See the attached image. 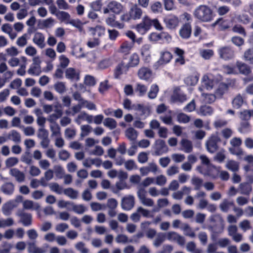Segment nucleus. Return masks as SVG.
<instances>
[{
    "label": "nucleus",
    "instance_id": "obj_1",
    "mask_svg": "<svg viewBox=\"0 0 253 253\" xmlns=\"http://www.w3.org/2000/svg\"><path fill=\"white\" fill-rule=\"evenodd\" d=\"M72 96L75 100L78 102L77 104L73 106L71 108L73 115L80 112L83 108L90 111L96 110L97 107L95 104L91 101L84 99L79 91L74 92L72 93Z\"/></svg>",
    "mask_w": 253,
    "mask_h": 253
},
{
    "label": "nucleus",
    "instance_id": "obj_2",
    "mask_svg": "<svg viewBox=\"0 0 253 253\" xmlns=\"http://www.w3.org/2000/svg\"><path fill=\"white\" fill-rule=\"evenodd\" d=\"M194 15L197 19L201 21L209 22L212 19V12L207 5H200L194 10Z\"/></svg>",
    "mask_w": 253,
    "mask_h": 253
},
{
    "label": "nucleus",
    "instance_id": "obj_3",
    "mask_svg": "<svg viewBox=\"0 0 253 253\" xmlns=\"http://www.w3.org/2000/svg\"><path fill=\"white\" fill-rule=\"evenodd\" d=\"M221 80L220 76L213 77L211 75H204L202 78L203 86L207 90H211Z\"/></svg>",
    "mask_w": 253,
    "mask_h": 253
},
{
    "label": "nucleus",
    "instance_id": "obj_4",
    "mask_svg": "<svg viewBox=\"0 0 253 253\" xmlns=\"http://www.w3.org/2000/svg\"><path fill=\"white\" fill-rule=\"evenodd\" d=\"M137 196L142 205L148 207H152L154 205V201L146 196V191L144 188L139 187L138 188Z\"/></svg>",
    "mask_w": 253,
    "mask_h": 253
},
{
    "label": "nucleus",
    "instance_id": "obj_5",
    "mask_svg": "<svg viewBox=\"0 0 253 253\" xmlns=\"http://www.w3.org/2000/svg\"><path fill=\"white\" fill-rule=\"evenodd\" d=\"M220 141L221 140L218 135H211L206 143V146L208 152L211 153L215 152L218 149L217 143Z\"/></svg>",
    "mask_w": 253,
    "mask_h": 253
},
{
    "label": "nucleus",
    "instance_id": "obj_6",
    "mask_svg": "<svg viewBox=\"0 0 253 253\" xmlns=\"http://www.w3.org/2000/svg\"><path fill=\"white\" fill-rule=\"evenodd\" d=\"M135 205V197L132 195L123 197L121 201L122 208L125 211L131 210Z\"/></svg>",
    "mask_w": 253,
    "mask_h": 253
},
{
    "label": "nucleus",
    "instance_id": "obj_7",
    "mask_svg": "<svg viewBox=\"0 0 253 253\" xmlns=\"http://www.w3.org/2000/svg\"><path fill=\"white\" fill-rule=\"evenodd\" d=\"M123 9V7L120 3L116 1H112L109 2L107 7L104 8L103 13L107 14L111 11L113 13L119 14L122 12Z\"/></svg>",
    "mask_w": 253,
    "mask_h": 253
},
{
    "label": "nucleus",
    "instance_id": "obj_8",
    "mask_svg": "<svg viewBox=\"0 0 253 253\" xmlns=\"http://www.w3.org/2000/svg\"><path fill=\"white\" fill-rule=\"evenodd\" d=\"M199 90L201 92L200 99L203 102L211 104L215 101L216 97L215 94L205 92L204 89L202 87H199Z\"/></svg>",
    "mask_w": 253,
    "mask_h": 253
},
{
    "label": "nucleus",
    "instance_id": "obj_9",
    "mask_svg": "<svg viewBox=\"0 0 253 253\" xmlns=\"http://www.w3.org/2000/svg\"><path fill=\"white\" fill-rule=\"evenodd\" d=\"M196 198L199 199L197 208L199 209H204L208 206L209 202L206 199V193L203 191H200L196 193Z\"/></svg>",
    "mask_w": 253,
    "mask_h": 253
},
{
    "label": "nucleus",
    "instance_id": "obj_10",
    "mask_svg": "<svg viewBox=\"0 0 253 253\" xmlns=\"http://www.w3.org/2000/svg\"><path fill=\"white\" fill-rule=\"evenodd\" d=\"M101 163L102 160L99 158L88 157L83 161V165L86 168H90L93 165L99 168L101 165Z\"/></svg>",
    "mask_w": 253,
    "mask_h": 253
},
{
    "label": "nucleus",
    "instance_id": "obj_11",
    "mask_svg": "<svg viewBox=\"0 0 253 253\" xmlns=\"http://www.w3.org/2000/svg\"><path fill=\"white\" fill-rule=\"evenodd\" d=\"M65 77L71 81H78L80 80V72L74 68H67L65 72Z\"/></svg>",
    "mask_w": 253,
    "mask_h": 253
},
{
    "label": "nucleus",
    "instance_id": "obj_12",
    "mask_svg": "<svg viewBox=\"0 0 253 253\" xmlns=\"http://www.w3.org/2000/svg\"><path fill=\"white\" fill-rule=\"evenodd\" d=\"M169 150L165 141L159 139L156 141V150L155 154L156 155H161L164 153H167Z\"/></svg>",
    "mask_w": 253,
    "mask_h": 253
},
{
    "label": "nucleus",
    "instance_id": "obj_13",
    "mask_svg": "<svg viewBox=\"0 0 253 253\" xmlns=\"http://www.w3.org/2000/svg\"><path fill=\"white\" fill-rule=\"evenodd\" d=\"M128 69V66L123 62L119 63L114 70V75L115 78L120 79L123 74L126 73Z\"/></svg>",
    "mask_w": 253,
    "mask_h": 253
},
{
    "label": "nucleus",
    "instance_id": "obj_14",
    "mask_svg": "<svg viewBox=\"0 0 253 253\" xmlns=\"http://www.w3.org/2000/svg\"><path fill=\"white\" fill-rule=\"evenodd\" d=\"M137 75L141 80L147 81L152 76V71L149 68L142 67L138 70Z\"/></svg>",
    "mask_w": 253,
    "mask_h": 253
},
{
    "label": "nucleus",
    "instance_id": "obj_15",
    "mask_svg": "<svg viewBox=\"0 0 253 253\" xmlns=\"http://www.w3.org/2000/svg\"><path fill=\"white\" fill-rule=\"evenodd\" d=\"M33 42L41 48H43L45 45L44 36L40 32L35 33L33 38Z\"/></svg>",
    "mask_w": 253,
    "mask_h": 253
},
{
    "label": "nucleus",
    "instance_id": "obj_16",
    "mask_svg": "<svg viewBox=\"0 0 253 253\" xmlns=\"http://www.w3.org/2000/svg\"><path fill=\"white\" fill-rule=\"evenodd\" d=\"M219 53L220 57L224 59H230L234 57V51L230 48L227 47H223L219 49Z\"/></svg>",
    "mask_w": 253,
    "mask_h": 253
},
{
    "label": "nucleus",
    "instance_id": "obj_17",
    "mask_svg": "<svg viewBox=\"0 0 253 253\" xmlns=\"http://www.w3.org/2000/svg\"><path fill=\"white\" fill-rule=\"evenodd\" d=\"M10 174L14 177L15 180L21 183L25 181V175L24 172L20 171L17 169H12L9 171Z\"/></svg>",
    "mask_w": 253,
    "mask_h": 253
},
{
    "label": "nucleus",
    "instance_id": "obj_18",
    "mask_svg": "<svg viewBox=\"0 0 253 253\" xmlns=\"http://www.w3.org/2000/svg\"><path fill=\"white\" fill-rule=\"evenodd\" d=\"M1 30L7 34L11 40H14L17 37L16 33L13 32V27L9 23L3 24L1 27Z\"/></svg>",
    "mask_w": 253,
    "mask_h": 253
},
{
    "label": "nucleus",
    "instance_id": "obj_19",
    "mask_svg": "<svg viewBox=\"0 0 253 253\" xmlns=\"http://www.w3.org/2000/svg\"><path fill=\"white\" fill-rule=\"evenodd\" d=\"M181 150L186 153H191L193 151V146L192 142L185 138L182 139L180 142Z\"/></svg>",
    "mask_w": 253,
    "mask_h": 253
},
{
    "label": "nucleus",
    "instance_id": "obj_20",
    "mask_svg": "<svg viewBox=\"0 0 253 253\" xmlns=\"http://www.w3.org/2000/svg\"><path fill=\"white\" fill-rule=\"evenodd\" d=\"M113 59L111 57H105L102 59L97 64V67L101 70L107 69L113 64Z\"/></svg>",
    "mask_w": 253,
    "mask_h": 253
},
{
    "label": "nucleus",
    "instance_id": "obj_21",
    "mask_svg": "<svg viewBox=\"0 0 253 253\" xmlns=\"http://www.w3.org/2000/svg\"><path fill=\"white\" fill-rule=\"evenodd\" d=\"M16 207L13 201H9L3 204L1 207V211L5 215H9L12 211Z\"/></svg>",
    "mask_w": 253,
    "mask_h": 253
},
{
    "label": "nucleus",
    "instance_id": "obj_22",
    "mask_svg": "<svg viewBox=\"0 0 253 253\" xmlns=\"http://www.w3.org/2000/svg\"><path fill=\"white\" fill-rule=\"evenodd\" d=\"M239 163L237 161L231 159L226 161L225 168L229 170L236 172L239 170Z\"/></svg>",
    "mask_w": 253,
    "mask_h": 253
},
{
    "label": "nucleus",
    "instance_id": "obj_23",
    "mask_svg": "<svg viewBox=\"0 0 253 253\" xmlns=\"http://www.w3.org/2000/svg\"><path fill=\"white\" fill-rule=\"evenodd\" d=\"M0 73H4V77L5 80H9L13 76V72L8 70V66L5 62L0 63Z\"/></svg>",
    "mask_w": 253,
    "mask_h": 253
},
{
    "label": "nucleus",
    "instance_id": "obj_24",
    "mask_svg": "<svg viewBox=\"0 0 253 253\" xmlns=\"http://www.w3.org/2000/svg\"><path fill=\"white\" fill-rule=\"evenodd\" d=\"M23 207L25 210H38L40 208V205L38 203L33 201L26 200L22 203Z\"/></svg>",
    "mask_w": 253,
    "mask_h": 253
},
{
    "label": "nucleus",
    "instance_id": "obj_25",
    "mask_svg": "<svg viewBox=\"0 0 253 253\" xmlns=\"http://www.w3.org/2000/svg\"><path fill=\"white\" fill-rule=\"evenodd\" d=\"M2 192L5 195H12L14 191V185L12 182L4 183L0 187Z\"/></svg>",
    "mask_w": 253,
    "mask_h": 253
},
{
    "label": "nucleus",
    "instance_id": "obj_26",
    "mask_svg": "<svg viewBox=\"0 0 253 253\" xmlns=\"http://www.w3.org/2000/svg\"><path fill=\"white\" fill-rule=\"evenodd\" d=\"M236 65L240 74L248 75L251 72L250 67L244 63L238 61L236 62Z\"/></svg>",
    "mask_w": 253,
    "mask_h": 253
},
{
    "label": "nucleus",
    "instance_id": "obj_27",
    "mask_svg": "<svg viewBox=\"0 0 253 253\" xmlns=\"http://www.w3.org/2000/svg\"><path fill=\"white\" fill-rule=\"evenodd\" d=\"M129 13L131 18L135 20L141 17L142 11L141 8L134 5L131 7Z\"/></svg>",
    "mask_w": 253,
    "mask_h": 253
},
{
    "label": "nucleus",
    "instance_id": "obj_28",
    "mask_svg": "<svg viewBox=\"0 0 253 253\" xmlns=\"http://www.w3.org/2000/svg\"><path fill=\"white\" fill-rule=\"evenodd\" d=\"M217 85L218 87L215 91V95H216V97L221 98L227 91L228 86L226 84L220 82Z\"/></svg>",
    "mask_w": 253,
    "mask_h": 253
},
{
    "label": "nucleus",
    "instance_id": "obj_29",
    "mask_svg": "<svg viewBox=\"0 0 253 253\" xmlns=\"http://www.w3.org/2000/svg\"><path fill=\"white\" fill-rule=\"evenodd\" d=\"M54 90L59 94H64L65 93L67 88L65 83L61 81L56 82L53 85Z\"/></svg>",
    "mask_w": 253,
    "mask_h": 253
},
{
    "label": "nucleus",
    "instance_id": "obj_30",
    "mask_svg": "<svg viewBox=\"0 0 253 253\" xmlns=\"http://www.w3.org/2000/svg\"><path fill=\"white\" fill-rule=\"evenodd\" d=\"M133 42H125L120 46L119 52L125 54H128L133 46Z\"/></svg>",
    "mask_w": 253,
    "mask_h": 253
},
{
    "label": "nucleus",
    "instance_id": "obj_31",
    "mask_svg": "<svg viewBox=\"0 0 253 253\" xmlns=\"http://www.w3.org/2000/svg\"><path fill=\"white\" fill-rule=\"evenodd\" d=\"M21 63L20 67L17 70L16 73L18 75L23 76L26 74V68L27 66V58L25 56L20 57Z\"/></svg>",
    "mask_w": 253,
    "mask_h": 253
},
{
    "label": "nucleus",
    "instance_id": "obj_32",
    "mask_svg": "<svg viewBox=\"0 0 253 253\" xmlns=\"http://www.w3.org/2000/svg\"><path fill=\"white\" fill-rule=\"evenodd\" d=\"M164 21L167 27L171 29L176 28L179 23L178 19L174 16L166 18Z\"/></svg>",
    "mask_w": 253,
    "mask_h": 253
},
{
    "label": "nucleus",
    "instance_id": "obj_33",
    "mask_svg": "<svg viewBox=\"0 0 253 253\" xmlns=\"http://www.w3.org/2000/svg\"><path fill=\"white\" fill-rule=\"evenodd\" d=\"M191 33V27L188 23L185 24L181 28L179 31L180 36L182 38H188L190 37Z\"/></svg>",
    "mask_w": 253,
    "mask_h": 253
},
{
    "label": "nucleus",
    "instance_id": "obj_34",
    "mask_svg": "<svg viewBox=\"0 0 253 253\" xmlns=\"http://www.w3.org/2000/svg\"><path fill=\"white\" fill-rule=\"evenodd\" d=\"M172 58L171 54L168 51L161 52V56L158 60V63L160 65L165 64L169 63Z\"/></svg>",
    "mask_w": 253,
    "mask_h": 253
},
{
    "label": "nucleus",
    "instance_id": "obj_35",
    "mask_svg": "<svg viewBox=\"0 0 253 253\" xmlns=\"http://www.w3.org/2000/svg\"><path fill=\"white\" fill-rule=\"evenodd\" d=\"M210 221L213 223H216L220 229L222 230L224 227V220L223 218L219 214H215L212 215L210 217Z\"/></svg>",
    "mask_w": 253,
    "mask_h": 253
},
{
    "label": "nucleus",
    "instance_id": "obj_36",
    "mask_svg": "<svg viewBox=\"0 0 253 253\" xmlns=\"http://www.w3.org/2000/svg\"><path fill=\"white\" fill-rule=\"evenodd\" d=\"M213 112V109L211 106L204 105L200 107L198 113L201 115L206 116L212 115Z\"/></svg>",
    "mask_w": 253,
    "mask_h": 253
},
{
    "label": "nucleus",
    "instance_id": "obj_37",
    "mask_svg": "<svg viewBox=\"0 0 253 253\" xmlns=\"http://www.w3.org/2000/svg\"><path fill=\"white\" fill-rule=\"evenodd\" d=\"M151 45L149 44H144L141 48V55L146 61L150 58Z\"/></svg>",
    "mask_w": 253,
    "mask_h": 253
},
{
    "label": "nucleus",
    "instance_id": "obj_38",
    "mask_svg": "<svg viewBox=\"0 0 253 253\" xmlns=\"http://www.w3.org/2000/svg\"><path fill=\"white\" fill-rule=\"evenodd\" d=\"M8 137L15 143H19L21 141V134L16 130H12L8 133Z\"/></svg>",
    "mask_w": 253,
    "mask_h": 253
},
{
    "label": "nucleus",
    "instance_id": "obj_39",
    "mask_svg": "<svg viewBox=\"0 0 253 253\" xmlns=\"http://www.w3.org/2000/svg\"><path fill=\"white\" fill-rule=\"evenodd\" d=\"M104 153L103 148L99 145H95L93 148L91 149L88 151L90 155L95 156L96 157H100Z\"/></svg>",
    "mask_w": 253,
    "mask_h": 253
},
{
    "label": "nucleus",
    "instance_id": "obj_40",
    "mask_svg": "<svg viewBox=\"0 0 253 253\" xmlns=\"http://www.w3.org/2000/svg\"><path fill=\"white\" fill-rule=\"evenodd\" d=\"M228 150L232 155L236 156L239 160H243L245 155V151L241 147L229 148Z\"/></svg>",
    "mask_w": 253,
    "mask_h": 253
},
{
    "label": "nucleus",
    "instance_id": "obj_41",
    "mask_svg": "<svg viewBox=\"0 0 253 253\" xmlns=\"http://www.w3.org/2000/svg\"><path fill=\"white\" fill-rule=\"evenodd\" d=\"M50 130L51 131V137H54L61 135V128L58 124L54 123L50 124L49 126Z\"/></svg>",
    "mask_w": 253,
    "mask_h": 253
},
{
    "label": "nucleus",
    "instance_id": "obj_42",
    "mask_svg": "<svg viewBox=\"0 0 253 253\" xmlns=\"http://www.w3.org/2000/svg\"><path fill=\"white\" fill-rule=\"evenodd\" d=\"M139 62V58L138 55L136 53L132 54L128 59L127 64L128 67H133L138 65Z\"/></svg>",
    "mask_w": 253,
    "mask_h": 253
},
{
    "label": "nucleus",
    "instance_id": "obj_43",
    "mask_svg": "<svg viewBox=\"0 0 253 253\" xmlns=\"http://www.w3.org/2000/svg\"><path fill=\"white\" fill-rule=\"evenodd\" d=\"M71 207L73 211L79 214H83L87 211V208L82 204L76 205L72 202Z\"/></svg>",
    "mask_w": 253,
    "mask_h": 253
},
{
    "label": "nucleus",
    "instance_id": "obj_44",
    "mask_svg": "<svg viewBox=\"0 0 253 253\" xmlns=\"http://www.w3.org/2000/svg\"><path fill=\"white\" fill-rule=\"evenodd\" d=\"M186 100V96L184 94L180 93L177 90H175L171 97V100L173 102L179 101L184 102Z\"/></svg>",
    "mask_w": 253,
    "mask_h": 253
},
{
    "label": "nucleus",
    "instance_id": "obj_45",
    "mask_svg": "<svg viewBox=\"0 0 253 253\" xmlns=\"http://www.w3.org/2000/svg\"><path fill=\"white\" fill-rule=\"evenodd\" d=\"M125 135L129 140L134 141L136 139L138 133L133 128L129 127L126 129Z\"/></svg>",
    "mask_w": 253,
    "mask_h": 253
},
{
    "label": "nucleus",
    "instance_id": "obj_46",
    "mask_svg": "<svg viewBox=\"0 0 253 253\" xmlns=\"http://www.w3.org/2000/svg\"><path fill=\"white\" fill-rule=\"evenodd\" d=\"M134 110L140 112L142 115L148 116L150 114V108L140 104H135Z\"/></svg>",
    "mask_w": 253,
    "mask_h": 253
},
{
    "label": "nucleus",
    "instance_id": "obj_47",
    "mask_svg": "<svg viewBox=\"0 0 253 253\" xmlns=\"http://www.w3.org/2000/svg\"><path fill=\"white\" fill-rule=\"evenodd\" d=\"M19 216L21 222L25 226H28L31 224L32 215L30 213L23 212L21 213Z\"/></svg>",
    "mask_w": 253,
    "mask_h": 253
},
{
    "label": "nucleus",
    "instance_id": "obj_48",
    "mask_svg": "<svg viewBox=\"0 0 253 253\" xmlns=\"http://www.w3.org/2000/svg\"><path fill=\"white\" fill-rule=\"evenodd\" d=\"M241 193L249 195L252 190V186L248 183H242L239 185Z\"/></svg>",
    "mask_w": 253,
    "mask_h": 253
},
{
    "label": "nucleus",
    "instance_id": "obj_49",
    "mask_svg": "<svg viewBox=\"0 0 253 253\" xmlns=\"http://www.w3.org/2000/svg\"><path fill=\"white\" fill-rule=\"evenodd\" d=\"M19 163V159L15 157H10L7 158L4 162L7 168H10L16 166Z\"/></svg>",
    "mask_w": 253,
    "mask_h": 253
},
{
    "label": "nucleus",
    "instance_id": "obj_50",
    "mask_svg": "<svg viewBox=\"0 0 253 253\" xmlns=\"http://www.w3.org/2000/svg\"><path fill=\"white\" fill-rule=\"evenodd\" d=\"M57 18L62 22H65L66 23H68L70 20V14L63 11H59L56 14Z\"/></svg>",
    "mask_w": 253,
    "mask_h": 253
},
{
    "label": "nucleus",
    "instance_id": "obj_51",
    "mask_svg": "<svg viewBox=\"0 0 253 253\" xmlns=\"http://www.w3.org/2000/svg\"><path fill=\"white\" fill-rule=\"evenodd\" d=\"M128 188L129 186L126 182L120 180L116 183L115 189L113 192L115 194H118L120 191Z\"/></svg>",
    "mask_w": 253,
    "mask_h": 253
},
{
    "label": "nucleus",
    "instance_id": "obj_52",
    "mask_svg": "<svg viewBox=\"0 0 253 253\" xmlns=\"http://www.w3.org/2000/svg\"><path fill=\"white\" fill-rule=\"evenodd\" d=\"M63 193L65 195L72 199H76L79 195L78 191L72 188L65 189Z\"/></svg>",
    "mask_w": 253,
    "mask_h": 253
},
{
    "label": "nucleus",
    "instance_id": "obj_53",
    "mask_svg": "<svg viewBox=\"0 0 253 253\" xmlns=\"http://www.w3.org/2000/svg\"><path fill=\"white\" fill-rule=\"evenodd\" d=\"M169 200L166 198H161L158 199L157 201V205L158 209H153V212L158 211L161 208L166 207L169 205Z\"/></svg>",
    "mask_w": 253,
    "mask_h": 253
},
{
    "label": "nucleus",
    "instance_id": "obj_54",
    "mask_svg": "<svg viewBox=\"0 0 253 253\" xmlns=\"http://www.w3.org/2000/svg\"><path fill=\"white\" fill-rule=\"evenodd\" d=\"M111 87V85L109 84L108 81L104 80L99 84L98 91L101 94H104Z\"/></svg>",
    "mask_w": 253,
    "mask_h": 253
},
{
    "label": "nucleus",
    "instance_id": "obj_55",
    "mask_svg": "<svg viewBox=\"0 0 253 253\" xmlns=\"http://www.w3.org/2000/svg\"><path fill=\"white\" fill-rule=\"evenodd\" d=\"M233 205L232 202H230L227 199H224L219 204V207L222 211L227 212L230 207Z\"/></svg>",
    "mask_w": 253,
    "mask_h": 253
},
{
    "label": "nucleus",
    "instance_id": "obj_56",
    "mask_svg": "<svg viewBox=\"0 0 253 253\" xmlns=\"http://www.w3.org/2000/svg\"><path fill=\"white\" fill-rule=\"evenodd\" d=\"M181 229L183 231L186 236L190 237L195 236L194 232L187 223H185L181 224Z\"/></svg>",
    "mask_w": 253,
    "mask_h": 253
},
{
    "label": "nucleus",
    "instance_id": "obj_57",
    "mask_svg": "<svg viewBox=\"0 0 253 253\" xmlns=\"http://www.w3.org/2000/svg\"><path fill=\"white\" fill-rule=\"evenodd\" d=\"M49 187L52 191L58 194H61L62 193H63L64 190L62 187V186L56 182L50 183L49 184Z\"/></svg>",
    "mask_w": 253,
    "mask_h": 253
},
{
    "label": "nucleus",
    "instance_id": "obj_58",
    "mask_svg": "<svg viewBox=\"0 0 253 253\" xmlns=\"http://www.w3.org/2000/svg\"><path fill=\"white\" fill-rule=\"evenodd\" d=\"M244 102L243 97L240 94H238L236 96L232 101V104L234 108L239 109L240 108Z\"/></svg>",
    "mask_w": 253,
    "mask_h": 253
},
{
    "label": "nucleus",
    "instance_id": "obj_59",
    "mask_svg": "<svg viewBox=\"0 0 253 253\" xmlns=\"http://www.w3.org/2000/svg\"><path fill=\"white\" fill-rule=\"evenodd\" d=\"M89 31L93 35L100 37L104 34L105 29L102 26H97L95 28H90Z\"/></svg>",
    "mask_w": 253,
    "mask_h": 253
},
{
    "label": "nucleus",
    "instance_id": "obj_60",
    "mask_svg": "<svg viewBox=\"0 0 253 253\" xmlns=\"http://www.w3.org/2000/svg\"><path fill=\"white\" fill-rule=\"evenodd\" d=\"M228 234L233 237H241L242 235L238 233V228L235 225H231L228 227Z\"/></svg>",
    "mask_w": 253,
    "mask_h": 253
},
{
    "label": "nucleus",
    "instance_id": "obj_61",
    "mask_svg": "<svg viewBox=\"0 0 253 253\" xmlns=\"http://www.w3.org/2000/svg\"><path fill=\"white\" fill-rule=\"evenodd\" d=\"M191 181V183L194 186L195 190L199 189L202 187L203 183L202 179L195 176L192 177Z\"/></svg>",
    "mask_w": 253,
    "mask_h": 253
},
{
    "label": "nucleus",
    "instance_id": "obj_62",
    "mask_svg": "<svg viewBox=\"0 0 253 253\" xmlns=\"http://www.w3.org/2000/svg\"><path fill=\"white\" fill-rule=\"evenodd\" d=\"M41 66L32 65L28 70V73L32 75L39 76L41 73Z\"/></svg>",
    "mask_w": 253,
    "mask_h": 253
},
{
    "label": "nucleus",
    "instance_id": "obj_63",
    "mask_svg": "<svg viewBox=\"0 0 253 253\" xmlns=\"http://www.w3.org/2000/svg\"><path fill=\"white\" fill-rule=\"evenodd\" d=\"M103 124L105 126L109 128L110 129L116 128L117 125L116 121L114 119L110 118L105 119Z\"/></svg>",
    "mask_w": 253,
    "mask_h": 253
},
{
    "label": "nucleus",
    "instance_id": "obj_64",
    "mask_svg": "<svg viewBox=\"0 0 253 253\" xmlns=\"http://www.w3.org/2000/svg\"><path fill=\"white\" fill-rule=\"evenodd\" d=\"M253 116V110H245L240 112V118L243 120L248 121Z\"/></svg>",
    "mask_w": 253,
    "mask_h": 253
}]
</instances>
